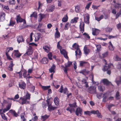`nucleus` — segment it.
Listing matches in <instances>:
<instances>
[{"instance_id": "obj_3", "label": "nucleus", "mask_w": 121, "mask_h": 121, "mask_svg": "<svg viewBox=\"0 0 121 121\" xmlns=\"http://www.w3.org/2000/svg\"><path fill=\"white\" fill-rule=\"evenodd\" d=\"M88 91L91 94H96V87L93 86H91L88 89Z\"/></svg>"}, {"instance_id": "obj_24", "label": "nucleus", "mask_w": 121, "mask_h": 121, "mask_svg": "<svg viewBox=\"0 0 121 121\" xmlns=\"http://www.w3.org/2000/svg\"><path fill=\"white\" fill-rule=\"evenodd\" d=\"M103 98L102 101L103 102H105L108 100L107 99V94L105 93L103 94Z\"/></svg>"}, {"instance_id": "obj_8", "label": "nucleus", "mask_w": 121, "mask_h": 121, "mask_svg": "<svg viewBox=\"0 0 121 121\" xmlns=\"http://www.w3.org/2000/svg\"><path fill=\"white\" fill-rule=\"evenodd\" d=\"M75 114L77 116L79 115V114L81 115L82 114V109L79 107L78 108L75 112Z\"/></svg>"}, {"instance_id": "obj_41", "label": "nucleus", "mask_w": 121, "mask_h": 121, "mask_svg": "<svg viewBox=\"0 0 121 121\" xmlns=\"http://www.w3.org/2000/svg\"><path fill=\"white\" fill-rule=\"evenodd\" d=\"M103 17V15H101L100 17H95V19L97 21H99L101 19H102Z\"/></svg>"}, {"instance_id": "obj_11", "label": "nucleus", "mask_w": 121, "mask_h": 121, "mask_svg": "<svg viewBox=\"0 0 121 121\" xmlns=\"http://www.w3.org/2000/svg\"><path fill=\"white\" fill-rule=\"evenodd\" d=\"M104 61L105 62V64L106 65H105L104 66L103 70L104 71H105L107 70L108 69L110 68V66L109 65L107 64L106 61L105 60H104Z\"/></svg>"}, {"instance_id": "obj_22", "label": "nucleus", "mask_w": 121, "mask_h": 121, "mask_svg": "<svg viewBox=\"0 0 121 121\" xmlns=\"http://www.w3.org/2000/svg\"><path fill=\"white\" fill-rule=\"evenodd\" d=\"M48 58H47L45 57L43 58L41 61L42 63L44 64H46L48 63Z\"/></svg>"}, {"instance_id": "obj_47", "label": "nucleus", "mask_w": 121, "mask_h": 121, "mask_svg": "<svg viewBox=\"0 0 121 121\" xmlns=\"http://www.w3.org/2000/svg\"><path fill=\"white\" fill-rule=\"evenodd\" d=\"M72 64V62L68 61L67 64H65V65L66 67L67 68L69 67Z\"/></svg>"}, {"instance_id": "obj_57", "label": "nucleus", "mask_w": 121, "mask_h": 121, "mask_svg": "<svg viewBox=\"0 0 121 121\" xmlns=\"http://www.w3.org/2000/svg\"><path fill=\"white\" fill-rule=\"evenodd\" d=\"M48 56L50 60H52V54L50 52L48 54Z\"/></svg>"}, {"instance_id": "obj_5", "label": "nucleus", "mask_w": 121, "mask_h": 121, "mask_svg": "<svg viewBox=\"0 0 121 121\" xmlns=\"http://www.w3.org/2000/svg\"><path fill=\"white\" fill-rule=\"evenodd\" d=\"M19 87L21 89H24L26 86V84L24 82L22 81H21L18 84Z\"/></svg>"}, {"instance_id": "obj_2", "label": "nucleus", "mask_w": 121, "mask_h": 121, "mask_svg": "<svg viewBox=\"0 0 121 121\" xmlns=\"http://www.w3.org/2000/svg\"><path fill=\"white\" fill-rule=\"evenodd\" d=\"M27 99L24 96L22 97H20V98L19 102L21 104H29V101L27 100Z\"/></svg>"}, {"instance_id": "obj_52", "label": "nucleus", "mask_w": 121, "mask_h": 121, "mask_svg": "<svg viewBox=\"0 0 121 121\" xmlns=\"http://www.w3.org/2000/svg\"><path fill=\"white\" fill-rule=\"evenodd\" d=\"M108 54V52H104L102 54V57L103 58H104L107 57Z\"/></svg>"}, {"instance_id": "obj_51", "label": "nucleus", "mask_w": 121, "mask_h": 121, "mask_svg": "<svg viewBox=\"0 0 121 121\" xmlns=\"http://www.w3.org/2000/svg\"><path fill=\"white\" fill-rule=\"evenodd\" d=\"M50 86H42V88L44 90H46L49 89Z\"/></svg>"}, {"instance_id": "obj_25", "label": "nucleus", "mask_w": 121, "mask_h": 121, "mask_svg": "<svg viewBox=\"0 0 121 121\" xmlns=\"http://www.w3.org/2000/svg\"><path fill=\"white\" fill-rule=\"evenodd\" d=\"M39 17L38 19V21L41 22L42 20L45 17V15L43 14H39Z\"/></svg>"}, {"instance_id": "obj_48", "label": "nucleus", "mask_w": 121, "mask_h": 121, "mask_svg": "<svg viewBox=\"0 0 121 121\" xmlns=\"http://www.w3.org/2000/svg\"><path fill=\"white\" fill-rule=\"evenodd\" d=\"M35 90V87L34 86H32L30 88V91L32 93L34 92V90Z\"/></svg>"}, {"instance_id": "obj_62", "label": "nucleus", "mask_w": 121, "mask_h": 121, "mask_svg": "<svg viewBox=\"0 0 121 121\" xmlns=\"http://www.w3.org/2000/svg\"><path fill=\"white\" fill-rule=\"evenodd\" d=\"M83 34L86 38H88L89 39H90V36H89V35L87 34L86 33H84Z\"/></svg>"}, {"instance_id": "obj_44", "label": "nucleus", "mask_w": 121, "mask_h": 121, "mask_svg": "<svg viewBox=\"0 0 121 121\" xmlns=\"http://www.w3.org/2000/svg\"><path fill=\"white\" fill-rule=\"evenodd\" d=\"M25 115V113H22L21 115V118L23 121H26V120L24 117Z\"/></svg>"}, {"instance_id": "obj_17", "label": "nucleus", "mask_w": 121, "mask_h": 121, "mask_svg": "<svg viewBox=\"0 0 121 121\" xmlns=\"http://www.w3.org/2000/svg\"><path fill=\"white\" fill-rule=\"evenodd\" d=\"M61 53L64 55V57L66 59H67L68 57L67 55V53L66 51L64 50H60Z\"/></svg>"}, {"instance_id": "obj_31", "label": "nucleus", "mask_w": 121, "mask_h": 121, "mask_svg": "<svg viewBox=\"0 0 121 121\" xmlns=\"http://www.w3.org/2000/svg\"><path fill=\"white\" fill-rule=\"evenodd\" d=\"M43 48L44 50L45 51L47 52H49L50 50V48L47 46H45L43 47Z\"/></svg>"}, {"instance_id": "obj_27", "label": "nucleus", "mask_w": 121, "mask_h": 121, "mask_svg": "<svg viewBox=\"0 0 121 121\" xmlns=\"http://www.w3.org/2000/svg\"><path fill=\"white\" fill-rule=\"evenodd\" d=\"M9 112L10 113L13 115L14 116L16 117H17L18 116V114L16 113L15 111L11 109L10 110Z\"/></svg>"}, {"instance_id": "obj_61", "label": "nucleus", "mask_w": 121, "mask_h": 121, "mask_svg": "<svg viewBox=\"0 0 121 121\" xmlns=\"http://www.w3.org/2000/svg\"><path fill=\"white\" fill-rule=\"evenodd\" d=\"M114 6L116 8L118 9L119 7V4L118 3H116V4H114Z\"/></svg>"}, {"instance_id": "obj_14", "label": "nucleus", "mask_w": 121, "mask_h": 121, "mask_svg": "<svg viewBox=\"0 0 121 121\" xmlns=\"http://www.w3.org/2000/svg\"><path fill=\"white\" fill-rule=\"evenodd\" d=\"M12 103H11L9 104L6 107V108H4L3 109V112H5L9 110L10 108Z\"/></svg>"}, {"instance_id": "obj_46", "label": "nucleus", "mask_w": 121, "mask_h": 121, "mask_svg": "<svg viewBox=\"0 0 121 121\" xmlns=\"http://www.w3.org/2000/svg\"><path fill=\"white\" fill-rule=\"evenodd\" d=\"M48 117L49 116L46 115L41 116V117L43 119V120L44 121L47 119Z\"/></svg>"}, {"instance_id": "obj_28", "label": "nucleus", "mask_w": 121, "mask_h": 121, "mask_svg": "<svg viewBox=\"0 0 121 121\" xmlns=\"http://www.w3.org/2000/svg\"><path fill=\"white\" fill-rule=\"evenodd\" d=\"M41 34L39 33H38L37 34L35 39V42L37 41L39 39L41 36Z\"/></svg>"}, {"instance_id": "obj_9", "label": "nucleus", "mask_w": 121, "mask_h": 121, "mask_svg": "<svg viewBox=\"0 0 121 121\" xmlns=\"http://www.w3.org/2000/svg\"><path fill=\"white\" fill-rule=\"evenodd\" d=\"M100 30L98 29L95 28L93 29L92 32V34L94 35H97L100 32Z\"/></svg>"}, {"instance_id": "obj_6", "label": "nucleus", "mask_w": 121, "mask_h": 121, "mask_svg": "<svg viewBox=\"0 0 121 121\" xmlns=\"http://www.w3.org/2000/svg\"><path fill=\"white\" fill-rule=\"evenodd\" d=\"M33 53L32 48L31 46H30L28 49V51L25 53L24 55L26 56L27 55H31Z\"/></svg>"}, {"instance_id": "obj_45", "label": "nucleus", "mask_w": 121, "mask_h": 121, "mask_svg": "<svg viewBox=\"0 0 121 121\" xmlns=\"http://www.w3.org/2000/svg\"><path fill=\"white\" fill-rule=\"evenodd\" d=\"M76 103L74 102L72 104H69V106L70 107H77L76 105Z\"/></svg>"}, {"instance_id": "obj_13", "label": "nucleus", "mask_w": 121, "mask_h": 121, "mask_svg": "<svg viewBox=\"0 0 121 121\" xmlns=\"http://www.w3.org/2000/svg\"><path fill=\"white\" fill-rule=\"evenodd\" d=\"M56 67L55 65L54 64H53L52 66H51V68L49 69V72L51 73L52 72H53V73H55V69Z\"/></svg>"}, {"instance_id": "obj_54", "label": "nucleus", "mask_w": 121, "mask_h": 121, "mask_svg": "<svg viewBox=\"0 0 121 121\" xmlns=\"http://www.w3.org/2000/svg\"><path fill=\"white\" fill-rule=\"evenodd\" d=\"M69 23L68 22L66 23L64 29L65 30H66L68 29V27L69 26Z\"/></svg>"}, {"instance_id": "obj_36", "label": "nucleus", "mask_w": 121, "mask_h": 121, "mask_svg": "<svg viewBox=\"0 0 121 121\" xmlns=\"http://www.w3.org/2000/svg\"><path fill=\"white\" fill-rule=\"evenodd\" d=\"M30 94H29L28 92H27L25 96H24V97L27 99H30Z\"/></svg>"}, {"instance_id": "obj_10", "label": "nucleus", "mask_w": 121, "mask_h": 121, "mask_svg": "<svg viewBox=\"0 0 121 121\" xmlns=\"http://www.w3.org/2000/svg\"><path fill=\"white\" fill-rule=\"evenodd\" d=\"M5 13L3 12H1L0 16V21H3L5 19Z\"/></svg>"}, {"instance_id": "obj_7", "label": "nucleus", "mask_w": 121, "mask_h": 121, "mask_svg": "<svg viewBox=\"0 0 121 121\" xmlns=\"http://www.w3.org/2000/svg\"><path fill=\"white\" fill-rule=\"evenodd\" d=\"M55 6L52 5H50L48 8L47 9L46 11L47 12H52L55 9Z\"/></svg>"}, {"instance_id": "obj_15", "label": "nucleus", "mask_w": 121, "mask_h": 121, "mask_svg": "<svg viewBox=\"0 0 121 121\" xmlns=\"http://www.w3.org/2000/svg\"><path fill=\"white\" fill-rule=\"evenodd\" d=\"M48 109L49 111H51L52 110H54L58 108V107H53L52 105L51 104L48 105Z\"/></svg>"}, {"instance_id": "obj_58", "label": "nucleus", "mask_w": 121, "mask_h": 121, "mask_svg": "<svg viewBox=\"0 0 121 121\" xmlns=\"http://www.w3.org/2000/svg\"><path fill=\"white\" fill-rule=\"evenodd\" d=\"M38 118L37 116H35L31 120L29 121H37Z\"/></svg>"}, {"instance_id": "obj_64", "label": "nucleus", "mask_w": 121, "mask_h": 121, "mask_svg": "<svg viewBox=\"0 0 121 121\" xmlns=\"http://www.w3.org/2000/svg\"><path fill=\"white\" fill-rule=\"evenodd\" d=\"M98 110H97L96 111L95 110H92L91 111V113L93 114H96L97 113H98Z\"/></svg>"}, {"instance_id": "obj_23", "label": "nucleus", "mask_w": 121, "mask_h": 121, "mask_svg": "<svg viewBox=\"0 0 121 121\" xmlns=\"http://www.w3.org/2000/svg\"><path fill=\"white\" fill-rule=\"evenodd\" d=\"M116 82L117 84L119 85L121 83V77H119L116 79Z\"/></svg>"}, {"instance_id": "obj_34", "label": "nucleus", "mask_w": 121, "mask_h": 121, "mask_svg": "<svg viewBox=\"0 0 121 121\" xmlns=\"http://www.w3.org/2000/svg\"><path fill=\"white\" fill-rule=\"evenodd\" d=\"M121 15V9H120L119 11L116 15L115 19H117Z\"/></svg>"}, {"instance_id": "obj_40", "label": "nucleus", "mask_w": 121, "mask_h": 121, "mask_svg": "<svg viewBox=\"0 0 121 121\" xmlns=\"http://www.w3.org/2000/svg\"><path fill=\"white\" fill-rule=\"evenodd\" d=\"M15 21L12 20L11 19L10 20L9 26H13L15 24Z\"/></svg>"}, {"instance_id": "obj_38", "label": "nucleus", "mask_w": 121, "mask_h": 121, "mask_svg": "<svg viewBox=\"0 0 121 121\" xmlns=\"http://www.w3.org/2000/svg\"><path fill=\"white\" fill-rule=\"evenodd\" d=\"M115 97L116 99H120V96L119 95V93L118 91L117 92Z\"/></svg>"}, {"instance_id": "obj_53", "label": "nucleus", "mask_w": 121, "mask_h": 121, "mask_svg": "<svg viewBox=\"0 0 121 121\" xmlns=\"http://www.w3.org/2000/svg\"><path fill=\"white\" fill-rule=\"evenodd\" d=\"M96 46L97 48V49L98 51L99 52L100 50L101 46L100 45H96Z\"/></svg>"}, {"instance_id": "obj_50", "label": "nucleus", "mask_w": 121, "mask_h": 121, "mask_svg": "<svg viewBox=\"0 0 121 121\" xmlns=\"http://www.w3.org/2000/svg\"><path fill=\"white\" fill-rule=\"evenodd\" d=\"M108 110L111 112V108L112 107L114 106L115 105L114 104H111L108 105Z\"/></svg>"}, {"instance_id": "obj_30", "label": "nucleus", "mask_w": 121, "mask_h": 121, "mask_svg": "<svg viewBox=\"0 0 121 121\" xmlns=\"http://www.w3.org/2000/svg\"><path fill=\"white\" fill-rule=\"evenodd\" d=\"M78 17H75L73 19H72L70 21V22L72 23H76L77 22V21L78 19Z\"/></svg>"}, {"instance_id": "obj_26", "label": "nucleus", "mask_w": 121, "mask_h": 121, "mask_svg": "<svg viewBox=\"0 0 121 121\" xmlns=\"http://www.w3.org/2000/svg\"><path fill=\"white\" fill-rule=\"evenodd\" d=\"M54 102L56 105H58L59 104V102L58 101V99L57 97H56L54 100Z\"/></svg>"}, {"instance_id": "obj_35", "label": "nucleus", "mask_w": 121, "mask_h": 121, "mask_svg": "<svg viewBox=\"0 0 121 121\" xmlns=\"http://www.w3.org/2000/svg\"><path fill=\"white\" fill-rule=\"evenodd\" d=\"M68 17L67 15L65 16L62 19V21L64 22H66L68 19Z\"/></svg>"}, {"instance_id": "obj_42", "label": "nucleus", "mask_w": 121, "mask_h": 121, "mask_svg": "<svg viewBox=\"0 0 121 121\" xmlns=\"http://www.w3.org/2000/svg\"><path fill=\"white\" fill-rule=\"evenodd\" d=\"M112 29L109 27H107L105 28V31L107 32H110L112 30Z\"/></svg>"}, {"instance_id": "obj_12", "label": "nucleus", "mask_w": 121, "mask_h": 121, "mask_svg": "<svg viewBox=\"0 0 121 121\" xmlns=\"http://www.w3.org/2000/svg\"><path fill=\"white\" fill-rule=\"evenodd\" d=\"M84 24L83 22L80 23V30L81 32L83 33L84 31Z\"/></svg>"}, {"instance_id": "obj_39", "label": "nucleus", "mask_w": 121, "mask_h": 121, "mask_svg": "<svg viewBox=\"0 0 121 121\" xmlns=\"http://www.w3.org/2000/svg\"><path fill=\"white\" fill-rule=\"evenodd\" d=\"M115 60L117 61H121V58H120L117 55H116L114 58Z\"/></svg>"}, {"instance_id": "obj_29", "label": "nucleus", "mask_w": 121, "mask_h": 121, "mask_svg": "<svg viewBox=\"0 0 121 121\" xmlns=\"http://www.w3.org/2000/svg\"><path fill=\"white\" fill-rule=\"evenodd\" d=\"M103 82L104 84L106 85H109L110 83V82L106 79H104L103 80Z\"/></svg>"}, {"instance_id": "obj_37", "label": "nucleus", "mask_w": 121, "mask_h": 121, "mask_svg": "<svg viewBox=\"0 0 121 121\" xmlns=\"http://www.w3.org/2000/svg\"><path fill=\"white\" fill-rule=\"evenodd\" d=\"M60 34L58 31L56 32L55 34V36L56 38H58L60 37Z\"/></svg>"}, {"instance_id": "obj_33", "label": "nucleus", "mask_w": 121, "mask_h": 121, "mask_svg": "<svg viewBox=\"0 0 121 121\" xmlns=\"http://www.w3.org/2000/svg\"><path fill=\"white\" fill-rule=\"evenodd\" d=\"M22 72H23V76L24 78H26L27 76V71L26 70L23 69L21 70Z\"/></svg>"}, {"instance_id": "obj_56", "label": "nucleus", "mask_w": 121, "mask_h": 121, "mask_svg": "<svg viewBox=\"0 0 121 121\" xmlns=\"http://www.w3.org/2000/svg\"><path fill=\"white\" fill-rule=\"evenodd\" d=\"M102 93L97 94L96 95L97 97L99 99H100L102 98Z\"/></svg>"}, {"instance_id": "obj_60", "label": "nucleus", "mask_w": 121, "mask_h": 121, "mask_svg": "<svg viewBox=\"0 0 121 121\" xmlns=\"http://www.w3.org/2000/svg\"><path fill=\"white\" fill-rule=\"evenodd\" d=\"M1 116L2 118L4 120H7V118L4 114H2L1 115Z\"/></svg>"}, {"instance_id": "obj_49", "label": "nucleus", "mask_w": 121, "mask_h": 121, "mask_svg": "<svg viewBox=\"0 0 121 121\" xmlns=\"http://www.w3.org/2000/svg\"><path fill=\"white\" fill-rule=\"evenodd\" d=\"M37 13L35 12H33V13L30 15V17H34L36 18L37 17Z\"/></svg>"}, {"instance_id": "obj_63", "label": "nucleus", "mask_w": 121, "mask_h": 121, "mask_svg": "<svg viewBox=\"0 0 121 121\" xmlns=\"http://www.w3.org/2000/svg\"><path fill=\"white\" fill-rule=\"evenodd\" d=\"M63 91L64 94H68V91H67V88H65L63 90Z\"/></svg>"}, {"instance_id": "obj_32", "label": "nucleus", "mask_w": 121, "mask_h": 121, "mask_svg": "<svg viewBox=\"0 0 121 121\" xmlns=\"http://www.w3.org/2000/svg\"><path fill=\"white\" fill-rule=\"evenodd\" d=\"M11 63L10 64L8 68V69L10 71H12L13 70V63L12 61H11Z\"/></svg>"}, {"instance_id": "obj_1", "label": "nucleus", "mask_w": 121, "mask_h": 121, "mask_svg": "<svg viewBox=\"0 0 121 121\" xmlns=\"http://www.w3.org/2000/svg\"><path fill=\"white\" fill-rule=\"evenodd\" d=\"M72 47L76 49L75 51V55H81V52L79 47V46L76 43H74L72 46Z\"/></svg>"}, {"instance_id": "obj_21", "label": "nucleus", "mask_w": 121, "mask_h": 121, "mask_svg": "<svg viewBox=\"0 0 121 121\" xmlns=\"http://www.w3.org/2000/svg\"><path fill=\"white\" fill-rule=\"evenodd\" d=\"M84 53L86 55H87L90 52V50L89 49L87 48L86 47H84Z\"/></svg>"}, {"instance_id": "obj_43", "label": "nucleus", "mask_w": 121, "mask_h": 121, "mask_svg": "<svg viewBox=\"0 0 121 121\" xmlns=\"http://www.w3.org/2000/svg\"><path fill=\"white\" fill-rule=\"evenodd\" d=\"M79 62L80 65L81 66H83L85 64L87 63L86 62L83 61H80Z\"/></svg>"}, {"instance_id": "obj_20", "label": "nucleus", "mask_w": 121, "mask_h": 121, "mask_svg": "<svg viewBox=\"0 0 121 121\" xmlns=\"http://www.w3.org/2000/svg\"><path fill=\"white\" fill-rule=\"evenodd\" d=\"M98 90L101 92H103L105 89V87L103 86L99 85L98 87Z\"/></svg>"}, {"instance_id": "obj_59", "label": "nucleus", "mask_w": 121, "mask_h": 121, "mask_svg": "<svg viewBox=\"0 0 121 121\" xmlns=\"http://www.w3.org/2000/svg\"><path fill=\"white\" fill-rule=\"evenodd\" d=\"M9 3L10 4H15V0H9Z\"/></svg>"}, {"instance_id": "obj_18", "label": "nucleus", "mask_w": 121, "mask_h": 121, "mask_svg": "<svg viewBox=\"0 0 121 121\" xmlns=\"http://www.w3.org/2000/svg\"><path fill=\"white\" fill-rule=\"evenodd\" d=\"M13 54L17 57H19L21 55V54L19 52L18 50H15Z\"/></svg>"}, {"instance_id": "obj_16", "label": "nucleus", "mask_w": 121, "mask_h": 121, "mask_svg": "<svg viewBox=\"0 0 121 121\" xmlns=\"http://www.w3.org/2000/svg\"><path fill=\"white\" fill-rule=\"evenodd\" d=\"M17 40L18 43L23 42L24 41L22 36H19L17 37Z\"/></svg>"}, {"instance_id": "obj_19", "label": "nucleus", "mask_w": 121, "mask_h": 121, "mask_svg": "<svg viewBox=\"0 0 121 121\" xmlns=\"http://www.w3.org/2000/svg\"><path fill=\"white\" fill-rule=\"evenodd\" d=\"M23 20V19L19 15H17V18L16 21L17 23H18V22H22Z\"/></svg>"}, {"instance_id": "obj_4", "label": "nucleus", "mask_w": 121, "mask_h": 121, "mask_svg": "<svg viewBox=\"0 0 121 121\" xmlns=\"http://www.w3.org/2000/svg\"><path fill=\"white\" fill-rule=\"evenodd\" d=\"M84 22L87 24L89 23V16L87 13H85L83 15Z\"/></svg>"}, {"instance_id": "obj_55", "label": "nucleus", "mask_w": 121, "mask_h": 121, "mask_svg": "<svg viewBox=\"0 0 121 121\" xmlns=\"http://www.w3.org/2000/svg\"><path fill=\"white\" fill-rule=\"evenodd\" d=\"M75 10L77 13L79 12V6H77L75 7Z\"/></svg>"}]
</instances>
